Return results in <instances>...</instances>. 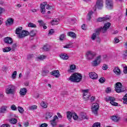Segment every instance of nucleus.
Returning a JSON list of instances; mask_svg holds the SVG:
<instances>
[{
  "mask_svg": "<svg viewBox=\"0 0 127 127\" xmlns=\"http://www.w3.org/2000/svg\"><path fill=\"white\" fill-rule=\"evenodd\" d=\"M68 81L74 82V83H79L82 80V74L78 73H74L72 74L68 78Z\"/></svg>",
  "mask_w": 127,
  "mask_h": 127,
  "instance_id": "1",
  "label": "nucleus"
},
{
  "mask_svg": "<svg viewBox=\"0 0 127 127\" xmlns=\"http://www.w3.org/2000/svg\"><path fill=\"white\" fill-rule=\"evenodd\" d=\"M21 30H22V27H18L16 30V34H18V38H20V39L24 38L25 36H27L28 35H29V32L28 31L26 30H23L21 32Z\"/></svg>",
  "mask_w": 127,
  "mask_h": 127,
  "instance_id": "2",
  "label": "nucleus"
},
{
  "mask_svg": "<svg viewBox=\"0 0 127 127\" xmlns=\"http://www.w3.org/2000/svg\"><path fill=\"white\" fill-rule=\"evenodd\" d=\"M16 89V88L14 85H8L5 89V93L7 95H14Z\"/></svg>",
  "mask_w": 127,
  "mask_h": 127,
  "instance_id": "3",
  "label": "nucleus"
},
{
  "mask_svg": "<svg viewBox=\"0 0 127 127\" xmlns=\"http://www.w3.org/2000/svg\"><path fill=\"white\" fill-rule=\"evenodd\" d=\"M115 91L117 93H123L126 91V88H123V85L121 82H117L115 84Z\"/></svg>",
  "mask_w": 127,
  "mask_h": 127,
  "instance_id": "4",
  "label": "nucleus"
},
{
  "mask_svg": "<svg viewBox=\"0 0 127 127\" xmlns=\"http://www.w3.org/2000/svg\"><path fill=\"white\" fill-rule=\"evenodd\" d=\"M105 100L106 102H107V103L110 102V104H111L112 106H115V107H117L119 105L118 103L115 102V101H116V98H115V97L106 96V97L105 98Z\"/></svg>",
  "mask_w": 127,
  "mask_h": 127,
  "instance_id": "5",
  "label": "nucleus"
},
{
  "mask_svg": "<svg viewBox=\"0 0 127 127\" xmlns=\"http://www.w3.org/2000/svg\"><path fill=\"white\" fill-rule=\"evenodd\" d=\"M99 105L98 103H93L92 106V112L95 116H98V111H99Z\"/></svg>",
  "mask_w": 127,
  "mask_h": 127,
  "instance_id": "6",
  "label": "nucleus"
},
{
  "mask_svg": "<svg viewBox=\"0 0 127 127\" xmlns=\"http://www.w3.org/2000/svg\"><path fill=\"white\" fill-rule=\"evenodd\" d=\"M100 63H101V56H98L94 61L92 62L91 64L93 67H97L100 65Z\"/></svg>",
  "mask_w": 127,
  "mask_h": 127,
  "instance_id": "7",
  "label": "nucleus"
},
{
  "mask_svg": "<svg viewBox=\"0 0 127 127\" xmlns=\"http://www.w3.org/2000/svg\"><path fill=\"white\" fill-rule=\"evenodd\" d=\"M111 16L107 15L105 17H99L97 19V21H98V22H101V21H109L111 20Z\"/></svg>",
  "mask_w": 127,
  "mask_h": 127,
  "instance_id": "8",
  "label": "nucleus"
},
{
  "mask_svg": "<svg viewBox=\"0 0 127 127\" xmlns=\"http://www.w3.org/2000/svg\"><path fill=\"white\" fill-rule=\"evenodd\" d=\"M103 3L104 2L103 1V0H97L95 6L98 9H102V8H103V6H104Z\"/></svg>",
  "mask_w": 127,
  "mask_h": 127,
  "instance_id": "9",
  "label": "nucleus"
},
{
  "mask_svg": "<svg viewBox=\"0 0 127 127\" xmlns=\"http://www.w3.org/2000/svg\"><path fill=\"white\" fill-rule=\"evenodd\" d=\"M87 58L88 60H91L93 59L94 57L96 56V53L93 52L89 51L86 54Z\"/></svg>",
  "mask_w": 127,
  "mask_h": 127,
  "instance_id": "10",
  "label": "nucleus"
},
{
  "mask_svg": "<svg viewBox=\"0 0 127 127\" xmlns=\"http://www.w3.org/2000/svg\"><path fill=\"white\" fill-rule=\"evenodd\" d=\"M106 7L108 9H112L113 8V6H114L113 3V0H106Z\"/></svg>",
  "mask_w": 127,
  "mask_h": 127,
  "instance_id": "11",
  "label": "nucleus"
},
{
  "mask_svg": "<svg viewBox=\"0 0 127 127\" xmlns=\"http://www.w3.org/2000/svg\"><path fill=\"white\" fill-rule=\"evenodd\" d=\"M111 25V24L110 22H107L104 24V26L102 27L103 33H105V32H107V30L110 28Z\"/></svg>",
  "mask_w": 127,
  "mask_h": 127,
  "instance_id": "12",
  "label": "nucleus"
},
{
  "mask_svg": "<svg viewBox=\"0 0 127 127\" xmlns=\"http://www.w3.org/2000/svg\"><path fill=\"white\" fill-rule=\"evenodd\" d=\"M56 120H58V117L57 116H55L53 118V120L51 121V125L52 127H56L57 126V122H56Z\"/></svg>",
  "mask_w": 127,
  "mask_h": 127,
  "instance_id": "13",
  "label": "nucleus"
},
{
  "mask_svg": "<svg viewBox=\"0 0 127 127\" xmlns=\"http://www.w3.org/2000/svg\"><path fill=\"white\" fill-rule=\"evenodd\" d=\"M3 41L6 44H11L13 42L12 39L9 37H5L3 39Z\"/></svg>",
  "mask_w": 127,
  "mask_h": 127,
  "instance_id": "14",
  "label": "nucleus"
},
{
  "mask_svg": "<svg viewBox=\"0 0 127 127\" xmlns=\"http://www.w3.org/2000/svg\"><path fill=\"white\" fill-rule=\"evenodd\" d=\"M89 77L93 80H96L98 79V74L94 72H91L89 73Z\"/></svg>",
  "mask_w": 127,
  "mask_h": 127,
  "instance_id": "15",
  "label": "nucleus"
},
{
  "mask_svg": "<svg viewBox=\"0 0 127 127\" xmlns=\"http://www.w3.org/2000/svg\"><path fill=\"white\" fill-rule=\"evenodd\" d=\"M26 93H27V89L25 88H21L20 89L19 94L21 96H25Z\"/></svg>",
  "mask_w": 127,
  "mask_h": 127,
  "instance_id": "16",
  "label": "nucleus"
},
{
  "mask_svg": "<svg viewBox=\"0 0 127 127\" xmlns=\"http://www.w3.org/2000/svg\"><path fill=\"white\" fill-rule=\"evenodd\" d=\"M74 112H70V111H67L66 112V117L69 121H71L72 120V117H73V114Z\"/></svg>",
  "mask_w": 127,
  "mask_h": 127,
  "instance_id": "17",
  "label": "nucleus"
},
{
  "mask_svg": "<svg viewBox=\"0 0 127 127\" xmlns=\"http://www.w3.org/2000/svg\"><path fill=\"white\" fill-rule=\"evenodd\" d=\"M14 20L12 18H9L6 21V25H12Z\"/></svg>",
  "mask_w": 127,
  "mask_h": 127,
  "instance_id": "18",
  "label": "nucleus"
},
{
  "mask_svg": "<svg viewBox=\"0 0 127 127\" xmlns=\"http://www.w3.org/2000/svg\"><path fill=\"white\" fill-rule=\"evenodd\" d=\"M51 75L55 76L56 78H58L60 76V73H59V70H55L51 72Z\"/></svg>",
  "mask_w": 127,
  "mask_h": 127,
  "instance_id": "19",
  "label": "nucleus"
},
{
  "mask_svg": "<svg viewBox=\"0 0 127 127\" xmlns=\"http://www.w3.org/2000/svg\"><path fill=\"white\" fill-rule=\"evenodd\" d=\"M67 36H69L70 37H72V38H76L77 37V36L76 35V34L74 33V32H68L67 33Z\"/></svg>",
  "mask_w": 127,
  "mask_h": 127,
  "instance_id": "20",
  "label": "nucleus"
},
{
  "mask_svg": "<svg viewBox=\"0 0 127 127\" xmlns=\"http://www.w3.org/2000/svg\"><path fill=\"white\" fill-rule=\"evenodd\" d=\"M60 56L61 58L64 60H68V59H69V56L66 54H62Z\"/></svg>",
  "mask_w": 127,
  "mask_h": 127,
  "instance_id": "21",
  "label": "nucleus"
},
{
  "mask_svg": "<svg viewBox=\"0 0 127 127\" xmlns=\"http://www.w3.org/2000/svg\"><path fill=\"white\" fill-rule=\"evenodd\" d=\"M113 71L114 72L115 74H116V75L121 74V69H120V68H119V67H116L113 70Z\"/></svg>",
  "mask_w": 127,
  "mask_h": 127,
  "instance_id": "22",
  "label": "nucleus"
},
{
  "mask_svg": "<svg viewBox=\"0 0 127 127\" xmlns=\"http://www.w3.org/2000/svg\"><path fill=\"white\" fill-rule=\"evenodd\" d=\"M80 117L82 120H89V118H88V117H87V114H85V113H81L80 115Z\"/></svg>",
  "mask_w": 127,
  "mask_h": 127,
  "instance_id": "23",
  "label": "nucleus"
},
{
  "mask_svg": "<svg viewBox=\"0 0 127 127\" xmlns=\"http://www.w3.org/2000/svg\"><path fill=\"white\" fill-rule=\"evenodd\" d=\"M10 124H12L13 125H15L16 123H17V120L15 118H11L8 120Z\"/></svg>",
  "mask_w": 127,
  "mask_h": 127,
  "instance_id": "24",
  "label": "nucleus"
},
{
  "mask_svg": "<svg viewBox=\"0 0 127 127\" xmlns=\"http://www.w3.org/2000/svg\"><path fill=\"white\" fill-rule=\"evenodd\" d=\"M120 119L121 118L116 116H113L111 117V119L112 121H113V122H119Z\"/></svg>",
  "mask_w": 127,
  "mask_h": 127,
  "instance_id": "25",
  "label": "nucleus"
},
{
  "mask_svg": "<svg viewBox=\"0 0 127 127\" xmlns=\"http://www.w3.org/2000/svg\"><path fill=\"white\" fill-rule=\"evenodd\" d=\"M100 31L101 32H102V33H103V27H102L99 28L98 29H96L95 30V34H96V35H99Z\"/></svg>",
  "mask_w": 127,
  "mask_h": 127,
  "instance_id": "26",
  "label": "nucleus"
},
{
  "mask_svg": "<svg viewBox=\"0 0 127 127\" xmlns=\"http://www.w3.org/2000/svg\"><path fill=\"white\" fill-rule=\"evenodd\" d=\"M40 7H41V13H42L43 14H44V13H45V5H43V4H41Z\"/></svg>",
  "mask_w": 127,
  "mask_h": 127,
  "instance_id": "27",
  "label": "nucleus"
},
{
  "mask_svg": "<svg viewBox=\"0 0 127 127\" xmlns=\"http://www.w3.org/2000/svg\"><path fill=\"white\" fill-rule=\"evenodd\" d=\"M11 50V48L9 47H6L4 48H2V51L3 52H9Z\"/></svg>",
  "mask_w": 127,
  "mask_h": 127,
  "instance_id": "28",
  "label": "nucleus"
},
{
  "mask_svg": "<svg viewBox=\"0 0 127 127\" xmlns=\"http://www.w3.org/2000/svg\"><path fill=\"white\" fill-rule=\"evenodd\" d=\"M52 118V113L48 112L46 113V120H48V119H50Z\"/></svg>",
  "mask_w": 127,
  "mask_h": 127,
  "instance_id": "29",
  "label": "nucleus"
},
{
  "mask_svg": "<svg viewBox=\"0 0 127 127\" xmlns=\"http://www.w3.org/2000/svg\"><path fill=\"white\" fill-rule=\"evenodd\" d=\"M93 11H91L89 13H88L87 17V20H91V18H92V15H93Z\"/></svg>",
  "mask_w": 127,
  "mask_h": 127,
  "instance_id": "30",
  "label": "nucleus"
},
{
  "mask_svg": "<svg viewBox=\"0 0 127 127\" xmlns=\"http://www.w3.org/2000/svg\"><path fill=\"white\" fill-rule=\"evenodd\" d=\"M81 92H83V96H87L88 95H90V93H89V89L83 90H81Z\"/></svg>",
  "mask_w": 127,
  "mask_h": 127,
  "instance_id": "31",
  "label": "nucleus"
},
{
  "mask_svg": "<svg viewBox=\"0 0 127 127\" xmlns=\"http://www.w3.org/2000/svg\"><path fill=\"white\" fill-rule=\"evenodd\" d=\"M51 47L50 46L47 45H45L43 48L44 51H49L50 50Z\"/></svg>",
  "mask_w": 127,
  "mask_h": 127,
  "instance_id": "32",
  "label": "nucleus"
},
{
  "mask_svg": "<svg viewBox=\"0 0 127 127\" xmlns=\"http://www.w3.org/2000/svg\"><path fill=\"white\" fill-rule=\"evenodd\" d=\"M6 106H3L2 107H1L0 109V113H5V112H6Z\"/></svg>",
  "mask_w": 127,
  "mask_h": 127,
  "instance_id": "33",
  "label": "nucleus"
},
{
  "mask_svg": "<svg viewBox=\"0 0 127 127\" xmlns=\"http://www.w3.org/2000/svg\"><path fill=\"white\" fill-rule=\"evenodd\" d=\"M29 34L31 36V37H33V36H35L36 35V31L35 30H32L30 31V32H29Z\"/></svg>",
  "mask_w": 127,
  "mask_h": 127,
  "instance_id": "34",
  "label": "nucleus"
},
{
  "mask_svg": "<svg viewBox=\"0 0 127 127\" xmlns=\"http://www.w3.org/2000/svg\"><path fill=\"white\" fill-rule=\"evenodd\" d=\"M46 57L45 56H40L36 58L37 61H39V60H44V59L46 58Z\"/></svg>",
  "mask_w": 127,
  "mask_h": 127,
  "instance_id": "35",
  "label": "nucleus"
},
{
  "mask_svg": "<svg viewBox=\"0 0 127 127\" xmlns=\"http://www.w3.org/2000/svg\"><path fill=\"white\" fill-rule=\"evenodd\" d=\"M123 103L127 105V93L123 97Z\"/></svg>",
  "mask_w": 127,
  "mask_h": 127,
  "instance_id": "36",
  "label": "nucleus"
},
{
  "mask_svg": "<svg viewBox=\"0 0 127 127\" xmlns=\"http://www.w3.org/2000/svg\"><path fill=\"white\" fill-rule=\"evenodd\" d=\"M28 27H32V28H36L37 26L35 24H34L33 23L30 22L29 23L28 25Z\"/></svg>",
  "mask_w": 127,
  "mask_h": 127,
  "instance_id": "37",
  "label": "nucleus"
},
{
  "mask_svg": "<svg viewBox=\"0 0 127 127\" xmlns=\"http://www.w3.org/2000/svg\"><path fill=\"white\" fill-rule=\"evenodd\" d=\"M69 68L70 69L68 70V72H70L71 70H75V69H76V65L75 64H71Z\"/></svg>",
  "mask_w": 127,
  "mask_h": 127,
  "instance_id": "38",
  "label": "nucleus"
},
{
  "mask_svg": "<svg viewBox=\"0 0 127 127\" xmlns=\"http://www.w3.org/2000/svg\"><path fill=\"white\" fill-rule=\"evenodd\" d=\"M72 118L74 121H76V120H78V116L77 115V114L75 113V112H73V113L72 114Z\"/></svg>",
  "mask_w": 127,
  "mask_h": 127,
  "instance_id": "39",
  "label": "nucleus"
},
{
  "mask_svg": "<svg viewBox=\"0 0 127 127\" xmlns=\"http://www.w3.org/2000/svg\"><path fill=\"white\" fill-rule=\"evenodd\" d=\"M41 106L43 109H46L47 108V105H46V103L43 101L41 102Z\"/></svg>",
  "mask_w": 127,
  "mask_h": 127,
  "instance_id": "40",
  "label": "nucleus"
},
{
  "mask_svg": "<svg viewBox=\"0 0 127 127\" xmlns=\"http://www.w3.org/2000/svg\"><path fill=\"white\" fill-rule=\"evenodd\" d=\"M18 110L20 114H23V112H24L23 108L20 106L18 107Z\"/></svg>",
  "mask_w": 127,
  "mask_h": 127,
  "instance_id": "41",
  "label": "nucleus"
},
{
  "mask_svg": "<svg viewBox=\"0 0 127 127\" xmlns=\"http://www.w3.org/2000/svg\"><path fill=\"white\" fill-rule=\"evenodd\" d=\"M83 100H84V101H88L90 98V94L87 95H83Z\"/></svg>",
  "mask_w": 127,
  "mask_h": 127,
  "instance_id": "42",
  "label": "nucleus"
},
{
  "mask_svg": "<svg viewBox=\"0 0 127 127\" xmlns=\"http://www.w3.org/2000/svg\"><path fill=\"white\" fill-rule=\"evenodd\" d=\"M92 127H101V123H95L93 124Z\"/></svg>",
  "mask_w": 127,
  "mask_h": 127,
  "instance_id": "43",
  "label": "nucleus"
},
{
  "mask_svg": "<svg viewBox=\"0 0 127 127\" xmlns=\"http://www.w3.org/2000/svg\"><path fill=\"white\" fill-rule=\"evenodd\" d=\"M96 38H97V34L93 33L91 37L92 40H96Z\"/></svg>",
  "mask_w": 127,
  "mask_h": 127,
  "instance_id": "44",
  "label": "nucleus"
},
{
  "mask_svg": "<svg viewBox=\"0 0 127 127\" xmlns=\"http://www.w3.org/2000/svg\"><path fill=\"white\" fill-rule=\"evenodd\" d=\"M10 108L12 111H16V110H17L16 106H15V105L14 104L12 105L10 107Z\"/></svg>",
  "mask_w": 127,
  "mask_h": 127,
  "instance_id": "45",
  "label": "nucleus"
},
{
  "mask_svg": "<svg viewBox=\"0 0 127 127\" xmlns=\"http://www.w3.org/2000/svg\"><path fill=\"white\" fill-rule=\"evenodd\" d=\"M16 74H17V72L16 71L13 72V73L12 74V79H15V78H16Z\"/></svg>",
  "mask_w": 127,
  "mask_h": 127,
  "instance_id": "46",
  "label": "nucleus"
},
{
  "mask_svg": "<svg viewBox=\"0 0 127 127\" xmlns=\"http://www.w3.org/2000/svg\"><path fill=\"white\" fill-rule=\"evenodd\" d=\"M99 81L100 83H101V84H103L105 83V82L106 81V79L104 77H101L99 79Z\"/></svg>",
  "mask_w": 127,
  "mask_h": 127,
  "instance_id": "47",
  "label": "nucleus"
},
{
  "mask_svg": "<svg viewBox=\"0 0 127 127\" xmlns=\"http://www.w3.org/2000/svg\"><path fill=\"white\" fill-rule=\"evenodd\" d=\"M49 73V70H43L42 72L43 76H46V75H47V74H48Z\"/></svg>",
  "mask_w": 127,
  "mask_h": 127,
  "instance_id": "48",
  "label": "nucleus"
},
{
  "mask_svg": "<svg viewBox=\"0 0 127 127\" xmlns=\"http://www.w3.org/2000/svg\"><path fill=\"white\" fill-rule=\"evenodd\" d=\"M38 22H39L40 26H43V25H45V23H44V22H43V21L41 20H39L38 21Z\"/></svg>",
  "mask_w": 127,
  "mask_h": 127,
  "instance_id": "49",
  "label": "nucleus"
},
{
  "mask_svg": "<svg viewBox=\"0 0 127 127\" xmlns=\"http://www.w3.org/2000/svg\"><path fill=\"white\" fill-rule=\"evenodd\" d=\"M109 68V66L107 64H104L102 66L103 70H107Z\"/></svg>",
  "mask_w": 127,
  "mask_h": 127,
  "instance_id": "50",
  "label": "nucleus"
},
{
  "mask_svg": "<svg viewBox=\"0 0 127 127\" xmlns=\"http://www.w3.org/2000/svg\"><path fill=\"white\" fill-rule=\"evenodd\" d=\"M52 25H57V24H58V21L57 20H53L52 21Z\"/></svg>",
  "mask_w": 127,
  "mask_h": 127,
  "instance_id": "51",
  "label": "nucleus"
},
{
  "mask_svg": "<svg viewBox=\"0 0 127 127\" xmlns=\"http://www.w3.org/2000/svg\"><path fill=\"white\" fill-rule=\"evenodd\" d=\"M37 109V106L36 105H33L29 107V110H36Z\"/></svg>",
  "mask_w": 127,
  "mask_h": 127,
  "instance_id": "52",
  "label": "nucleus"
},
{
  "mask_svg": "<svg viewBox=\"0 0 127 127\" xmlns=\"http://www.w3.org/2000/svg\"><path fill=\"white\" fill-rule=\"evenodd\" d=\"M59 38L61 41H62V40H64V38H65V34H63L61 35Z\"/></svg>",
  "mask_w": 127,
  "mask_h": 127,
  "instance_id": "53",
  "label": "nucleus"
},
{
  "mask_svg": "<svg viewBox=\"0 0 127 127\" xmlns=\"http://www.w3.org/2000/svg\"><path fill=\"white\" fill-rule=\"evenodd\" d=\"M16 44L14 43L12 45V50L13 51H14V50H15V49L16 48Z\"/></svg>",
  "mask_w": 127,
  "mask_h": 127,
  "instance_id": "54",
  "label": "nucleus"
},
{
  "mask_svg": "<svg viewBox=\"0 0 127 127\" xmlns=\"http://www.w3.org/2000/svg\"><path fill=\"white\" fill-rule=\"evenodd\" d=\"M45 6H46V9H48V10L51 9V7H52V6L50 5L49 4H48Z\"/></svg>",
  "mask_w": 127,
  "mask_h": 127,
  "instance_id": "55",
  "label": "nucleus"
},
{
  "mask_svg": "<svg viewBox=\"0 0 127 127\" xmlns=\"http://www.w3.org/2000/svg\"><path fill=\"white\" fill-rule=\"evenodd\" d=\"M8 69V68H7V67L3 66V67H2V71H3L4 72H6V71H7Z\"/></svg>",
  "mask_w": 127,
  "mask_h": 127,
  "instance_id": "56",
  "label": "nucleus"
},
{
  "mask_svg": "<svg viewBox=\"0 0 127 127\" xmlns=\"http://www.w3.org/2000/svg\"><path fill=\"white\" fill-rule=\"evenodd\" d=\"M33 54L28 55L27 56V59H31V58H33Z\"/></svg>",
  "mask_w": 127,
  "mask_h": 127,
  "instance_id": "57",
  "label": "nucleus"
},
{
  "mask_svg": "<svg viewBox=\"0 0 127 127\" xmlns=\"http://www.w3.org/2000/svg\"><path fill=\"white\" fill-rule=\"evenodd\" d=\"M48 126V125H47V124H46V123H44V124H41V125L40 126V127H47Z\"/></svg>",
  "mask_w": 127,
  "mask_h": 127,
  "instance_id": "58",
  "label": "nucleus"
},
{
  "mask_svg": "<svg viewBox=\"0 0 127 127\" xmlns=\"http://www.w3.org/2000/svg\"><path fill=\"white\" fill-rule=\"evenodd\" d=\"M120 42V40L117 38H115L114 43H119Z\"/></svg>",
  "mask_w": 127,
  "mask_h": 127,
  "instance_id": "59",
  "label": "nucleus"
},
{
  "mask_svg": "<svg viewBox=\"0 0 127 127\" xmlns=\"http://www.w3.org/2000/svg\"><path fill=\"white\" fill-rule=\"evenodd\" d=\"M72 48V46H71V45H66L64 47V48L69 49V48Z\"/></svg>",
  "mask_w": 127,
  "mask_h": 127,
  "instance_id": "60",
  "label": "nucleus"
},
{
  "mask_svg": "<svg viewBox=\"0 0 127 127\" xmlns=\"http://www.w3.org/2000/svg\"><path fill=\"white\" fill-rule=\"evenodd\" d=\"M1 127H10V125L9 124H3L1 126Z\"/></svg>",
  "mask_w": 127,
  "mask_h": 127,
  "instance_id": "61",
  "label": "nucleus"
},
{
  "mask_svg": "<svg viewBox=\"0 0 127 127\" xmlns=\"http://www.w3.org/2000/svg\"><path fill=\"white\" fill-rule=\"evenodd\" d=\"M124 74H127V66H125L124 68Z\"/></svg>",
  "mask_w": 127,
  "mask_h": 127,
  "instance_id": "62",
  "label": "nucleus"
},
{
  "mask_svg": "<svg viewBox=\"0 0 127 127\" xmlns=\"http://www.w3.org/2000/svg\"><path fill=\"white\" fill-rule=\"evenodd\" d=\"M54 32V30L53 29H51L49 32V34H50L51 35L52 34H53Z\"/></svg>",
  "mask_w": 127,
  "mask_h": 127,
  "instance_id": "63",
  "label": "nucleus"
},
{
  "mask_svg": "<svg viewBox=\"0 0 127 127\" xmlns=\"http://www.w3.org/2000/svg\"><path fill=\"white\" fill-rule=\"evenodd\" d=\"M111 91L112 90L111 89V88H107L106 90V92L107 93H110Z\"/></svg>",
  "mask_w": 127,
  "mask_h": 127,
  "instance_id": "64",
  "label": "nucleus"
}]
</instances>
